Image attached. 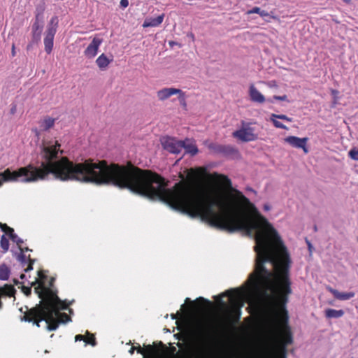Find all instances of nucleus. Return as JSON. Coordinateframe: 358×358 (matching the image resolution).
I'll use <instances>...</instances> for the list:
<instances>
[{"instance_id": "f257e3e1", "label": "nucleus", "mask_w": 358, "mask_h": 358, "mask_svg": "<svg viewBox=\"0 0 358 358\" xmlns=\"http://www.w3.org/2000/svg\"><path fill=\"white\" fill-rule=\"evenodd\" d=\"M60 147L57 141H43L40 147L42 160L39 165L29 164L13 171L7 169L0 173V187L3 182H32L45 180L52 174L55 179L62 181L110 185L138 194L137 166L131 163L108 164L104 160L94 162L92 159L73 163L66 157H59L64 153Z\"/></svg>"}, {"instance_id": "f03ea898", "label": "nucleus", "mask_w": 358, "mask_h": 358, "mask_svg": "<svg viewBox=\"0 0 358 358\" xmlns=\"http://www.w3.org/2000/svg\"><path fill=\"white\" fill-rule=\"evenodd\" d=\"M36 294L41 300L39 304L31 309V313L36 317H40V320L45 321L46 328L49 331H55L59 324L71 321V317L65 313H60V310L67 308V304L56 293L39 286L36 289Z\"/></svg>"}, {"instance_id": "7ed1b4c3", "label": "nucleus", "mask_w": 358, "mask_h": 358, "mask_svg": "<svg viewBox=\"0 0 358 358\" xmlns=\"http://www.w3.org/2000/svg\"><path fill=\"white\" fill-rule=\"evenodd\" d=\"M212 331L199 324L191 333V348L196 358H206L212 351L213 340Z\"/></svg>"}, {"instance_id": "20e7f679", "label": "nucleus", "mask_w": 358, "mask_h": 358, "mask_svg": "<svg viewBox=\"0 0 358 358\" xmlns=\"http://www.w3.org/2000/svg\"><path fill=\"white\" fill-rule=\"evenodd\" d=\"M251 122H241V127L233 133V136L243 142L253 141L258 138L257 134L255 133V128L251 127Z\"/></svg>"}, {"instance_id": "39448f33", "label": "nucleus", "mask_w": 358, "mask_h": 358, "mask_svg": "<svg viewBox=\"0 0 358 358\" xmlns=\"http://www.w3.org/2000/svg\"><path fill=\"white\" fill-rule=\"evenodd\" d=\"M161 142L163 148L171 153L178 154L182 149V141H178L175 138L164 137Z\"/></svg>"}, {"instance_id": "423d86ee", "label": "nucleus", "mask_w": 358, "mask_h": 358, "mask_svg": "<svg viewBox=\"0 0 358 358\" xmlns=\"http://www.w3.org/2000/svg\"><path fill=\"white\" fill-rule=\"evenodd\" d=\"M208 148L214 153L221 154L224 156L231 155L237 152V150L231 145L213 143L209 144Z\"/></svg>"}, {"instance_id": "0eeeda50", "label": "nucleus", "mask_w": 358, "mask_h": 358, "mask_svg": "<svg viewBox=\"0 0 358 358\" xmlns=\"http://www.w3.org/2000/svg\"><path fill=\"white\" fill-rule=\"evenodd\" d=\"M308 140V138H299L294 136H287L284 139L285 142L290 145L292 147L303 149L305 153L308 152V150L306 148V143Z\"/></svg>"}, {"instance_id": "6e6552de", "label": "nucleus", "mask_w": 358, "mask_h": 358, "mask_svg": "<svg viewBox=\"0 0 358 358\" xmlns=\"http://www.w3.org/2000/svg\"><path fill=\"white\" fill-rule=\"evenodd\" d=\"M43 28V24L34 22L31 30L32 36L31 41L27 45V49L30 50L34 44H37L41 41V32Z\"/></svg>"}, {"instance_id": "1a4fd4ad", "label": "nucleus", "mask_w": 358, "mask_h": 358, "mask_svg": "<svg viewBox=\"0 0 358 358\" xmlns=\"http://www.w3.org/2000/svg\"><path fill=\"white\" fill-rule=\"evenodd\" d=\"M102 43V39L99 38H94L92 42L88 45L85 50V55L91 59L94 57L98 52L99 47Z\"/></svg>"}, {"instance_id": "9d476101", "label": "nucleus", "mask_w": 358, "mask_h": 358, "mask_svg": "<svg viewBox=\"0 0 358 358\" xmlns=\"http://www.w3.org/2000/svg\"><path fill=\"white\" fill-rule=\"evenodd\" d=\"M136 350L138 353L147 356V358H157L158 356V350L152 345H148L142 348L138 344Z\"/></svg>"}, {"instance_id": "9b49d317", "label": "nucleus", "mask_w": 358, "mask_h": 358, "mask_svg": "<svg viewBox=\"0 0 358 358\" xmlns=\"http://www.w3.org/2000/svg\"><path fill=\"white\" fill-rule=\"evenodd\" d=\"M180 92V89L173 87H166L163 88L157 92V97L160 101H164L169 99L171 96L177 94Z\"/></svg>"}, {"instance_id": "f8f14e48", "label": "nucleus", "mask_w": 358, "mask_h": 358, "mask_svg": "<svg viewBox=\"0 0 358 358\" xmlns=\"http://www.w3.org/2000/svg\"><path fill=\"white\" fill-rule=\"evenodd\" d=\"M249 95L253 102L262 103L266 101L264 96L253 85L250 87Z\"/></svg>"}, {"instance_id": "ddd939ff", "label": "nucleus", "mask_w": 358, "mask_h": 358, "mask_svg": "<svg viewBox=\"0 0 358 358\" xmlns=\"http://www.w3.org/2000/svg\"><path fill=\"white\" fill-rule=\"evenodd\" d=\"M55 35V33H53L52 30H50V31H45V36L44 38V45H45V51L48 54H50L52 50Z\"/></svg>"}, {"instance_id": "4468645a", "label": "nucleus", "mask_w": 358, "mask_h": 358, "mask_svg": "<svg viewBox=\"0 0 358 358\" xmlns=\"http://www.w3.org/2000/svg\"><path fill=\"white\" fill-rule=\"evenodd\" d=\"M182 148L185 149L186 153L190 154L192 156L196 155L199 150L196 144L192 140L186 138L185 141H182Z\"/></svg>"}, {"instance_id": "2eb2a0df", "label": "nucleus", "mask_w": 358, "mask_h": 358, "mask_svg": "<svg viewBox=\"0 0 358 358\" xmlns=\"http://www.w3.org/2000/svg\"><path fill=\"white\" fill-rule=\"evenodd\" d=\"M164 15H160L157 17L146 18L143 24V27H155L161 24L163 22Z\"/></svg>"}, {"instance_id": "dca6fc26", "label": "nucleus", "mask_w": 358, "mask_h": 358, "mask_svg": "<svg viewBox=\"0 0 358 358\" xmlns=\"http://www.w3.org/2000/svg\"><path fill=\"white\" fill-rule=\"evenodd\" d=\"M55 119L50 117H45L42 121L39 122L41 131H46L53 127Z\"/></svg>"}, {"instance_id": "f3484780", "label": "nucleus", "mask_w": 358, "mask_h": 358, "mask_svg": "<svg viewBox=\"0 0 358 358\" xmlns=\"http://www.w3.org/2000/svg\"><path fill=\"white\" fill-rule=\"evenodd\" d=\"M111 60H110L103 53L101 54L96 60L97 66L101 70H105Z\"/></svg>"}, {"instance_id": "a211bd4d", "label": "nucleus", "mask_w": 358, "mask_h": 358, "mask_svg": "<svg viewBox=\"0 0 358 358\" xmlns=\"http://www.w3.org/2000/svg\"><path fill=\"white\" fill-rule=\"evenodd\" d=\"M38 275L41 280V282L39 283L38 280H36L34 282L31 283V286H35L36 284H38L36 287H35V289L38 287L39 286L43 287L45 288L49 289L51 290L53 293H55L52 289H51L50 287H47L45 285V280L47 279L48 276L43 273V271H39L38 272Z\"/></svg>"}, {"instance_id": "6ab92c4d", "label": "nucleus", "mask_w": 358, "mask_h": 358, "mask_svg": "<svg viewBox=\"0 0 358 358\" xmlns=\"http://www.w3.org/2000/svg\"><path fill=\"white\" fill-rule=\"evenodd\" d=\"M282 343L285 346L291 344L293 341L292 336L289 329H285L281 336Z\"/></svg>"}, {"instance_id": "aec40b11", "label": "nucleus", "mask_w": 358, "mask_h": 358, "mask_svg": "<svg viewBox=\"0 0 358 358\" xmlns=\"http://www.w3.org/2000/svg\"><path fill=\"white\" fill-rule=\"evenodd\" d=\"M58 23H59V20H58L57 16H53L50 19V20L47 26L46 31H50V30H52L53 33L56 34L57 27H58Z\"/></svg>"}, {"instance_id": "412c9836", "label": "nucleus", "mask_w": 358, "mask_h": 358, "mask_svg": "<svg viewBox=\"0 0 358 358\" xmlns=\"http://www.w3.org/2000/svg\"><path fill=\"white\" fill-rule=\"evenodd\" d=\"M10 268L5 264L0 265V280H6L10 275Z\"/></svg>"}, {"instance_id": "4be33fe9", "label": "nucleus", "mask_w": 358, "mask_h": 358, "mask_svg": "<svg viewBox=\"0 0 358 358\" xmlns=\"http://www.w3.org/2000/svg\"><path fill=\"white\" fill-rule=\"evenodd\" d=\"M43 8H36L34 22L43 24Z\"/></svg>"}, {"instance_id": "5701e85b", "label": "nucleus", "mask_w": 358, "mask_h": 358, "mask_svg": "<svg viewBox=\"0 0 358 358\" xmlns=\"http://www.w3.org/2000/svg\"><path fill=\"white\" fill-rule=\"evenodd\" d=\"M91 336H92L91 339L89 340L87 338H85L84 336H83L81 334H78L76 336L75 340H76V341H84L86 343H89V344L92 345V346H94V345H96L95 338L93 335H92Z\"/></svg>"}, {"instance_id": "b1692460", "label": "nucleus", "mask_w": 358, "mask_h": 358, "mask_svg": "<svg viewBox=\"0 0 358 358\" xmlns=\"http://www.w3.org/2000/svg\"><path fill=\"white\" fill-rule=\"evenodd\" d=\"M248 14L257 13V14H259L262 17L268 16V13L267 11H266L264 10H262L259 7H253L251 10L248 11Z\"/></svg>"}, {"instance_id": "393cba45", "label": "nucleus", "mask_w": 358, "mask_h": 358, "mask_svg": "<svg viewBox=\"0 0 358 358\" xmlns=\"http://www.w3.org/2000/svg\"><path fill=\"white\" fill-rule=\"evenodd\" d=\"M1 248L3 249V252H6L9 248V241L5 235H3L0 241Z\"/></svg>"}, {"instance_id": "a878e982", "label": "nucleus", "mask_w": 358, "mask_h": 358, "mask_svg": "<svg viewBox=\"0 0 358 358\" xmlns=\"http://www.w3.org/2000/svg\"><path fill=\"white\" fill-rule=\"evenodd\" d=\"M20 253L16 256L17 260L21 263L22 266H24L27 264V258L24 254V249L22 247H20Z\"/></svg>"}, {"instance_id": "bb28decb", "label": "nucleus", "mask_w": 358, "mask_h": 358, "mask_svg": "<svg viewBox=\"0 0 358 358\" xmlns=\"http://www.w3.org/2000/svg\"><path fill=\"white\" fill-rule=\"evenodd\" d=\"M24 317V320L28 321V322H31L34 318L36 319V320L34 321V324H36V325L38 327H40L39 324L42 321V320H40V318H41L40 317H36L33 316L32 314L31 313V310L29 312V315H25Z\"/></svg>"}, {"instance_id": "cd10ccee", "label": "nucleus", "mask_w": 358, "mask_h": 358, "mask_svg": "<svg viewBox=\"0 0 358 358\" xmlns=\"http://www.w3.org/2000/svg\"><path fill=\"white\" fill-rule=\"evenodd\" d=\"M8 236L12 241L17 243V245H18V248L20 249V247H21V244L23 243L22 239L18 237V236L15 234L14 231L11 232Z\"/></svg>"}, {"instance_id": "c85d7f7f", "label": "nucleus", "mask_w": 358, "mask_h": 358, "mask_svg": "<svg viewBox=\"0 0 358 358\" xmlns=\"http://www.w3.org/2000/svg\"><path fill=\"white\" fill-rule=\"evenodd\" d=\"M286 101L287 102H289V101L287 99V95H282V96H278V95H274L272 98L267 99V101L270 103H273V101Z\"/></svg>"}, {"instance_id": "c756f323", "label": "nucleus", "mask_w": 358, "mask_h": 358, "mask_svg": "<svg viewBox=\"0 0 358 358\" xmlns=\"http://www.w3.org/2000/svg\"><path fill=\"white\" fill-rule=\"evenodd\" d=\"M177 94H178V101H179L180 105L182 107L186 108L187 102H186L185 93L180 90V92L178 93Z\"/></svg>"}, {"instance_id": "7c9ffc66", "label": "nucleus", "mask_w": 358, "mask_h": 358, "mask_svg": "<svg viewBox=\"0 0 358 358\" xmlns=\"http://www.w3.org/2000/svg\"><path fill=\"white\" fill-rule=\"evenodd\" d=\"M277 118L272 117V115H271L270 120L273 122V125L276 128L283 129H288V128L284 125L282 123L279 122L276 120Z\"/></svg>"}, {"instance_id": "2f4dec72", "label": "nucleus", "mask_w": 358, "mask_h": 358, "mask_svg": "<svg viewBox=\"0 0 358 358\" xmlns=\"http://www.w3.org/2000/svg\"><path fill=\"white\" fill-rule=\"evenodd\" d=\"M0 228L1 229L9 235L11 232H13V229L8 227L6 224H3L0 222Z\"/></svg>"}, {"instance_id": "473e14b6", "label": "nucleus", "mask_w": 358, "mask_h": 358, "mask_svg": "<svg viewBox=\"0 0 358 358\" xmlns=\"http://www.w3.org/2000/svg\"><path fill=\"white\" fill-rule=\"evenodd\" d=\"M272 117L278 118V119L286 120L287 122H292V119L291 117H287L285 115H277V114L273 113Z\"/></svg>"}, {"instance_id": "72a5a7b5", "label": "nucleus", "mask_w": 358, "mask_h": 358, "mask_svg": "<svg viewBox=\"0 0 358 358\" xmlns=\"http://www.w3.org/2000/svg\"><path fill=\"white\" fill-rule=\"evenodd\" d=\"M325 315L327 318L336 317V310L334 309H327L325 310Z\"/></svg>"}, {"instance_id": "f704fd0d", "label": "nucleus", "mask_w": 358, "mask_h": 358, "mask_svg": "<svg viewBox=\"0 0 358 358\" xmlns=\"http://www.w3.org/2000/svg\"><path fill=\"white\" fill-rule=\"evenodd\" d=\"M222 182H223L224 185H225L228 188H231V182L230 179L225 176H222Z\"/></svg>"}, {"instance_id": "c9c22d12", "label": "nucleus", "mask_w": 358, "mask_h": 358, "mask_svg": "<svg viewBox=\"0 0 358 358\" xmlns=\"http://www.w3.org/2000/svg\"><path fill=\"white\" fill-rule=\"evenodd\" d=\"M22 291L27 296H30L31 294V288L30 287L22 286Z\"/></svg>"}, {"instance_id": "e433bc0d", "label": "nucleus", "mask_w": 358, "mask_h": 358, "mask_svg": "<svg viewBox=\"0 0 358 358\" xmlns=\"http://www.w3.org/2000/svg\"><path fill=\"white\" fill-rule=\"evenodd\" d=\"M120 7L122 8H125L129 6V1L128 0H120Z\"/></svg>"}, {"instance_id": "4c0bfd02", "label": "nucleus", "mask_w": 358, "mask_h": 358, "mask_svg": "<svg viewBox=\"0 0 358 358\" xmlns=\"http://www.w3.org/2000/svg\"><path fill=\"white\" fill-rule=\"evenodd\" d=\"M196 301H202V302H204V303H207L209 306L212 304L210 301H209L208 300L204 299L203 297H199L196 299Z\"/></svg>"}, {"instance_id": "58836bf2", "label": "nucleus", "mask_w": 358, "mask_h": 358, "mask_svg": "<svg viewBox=\"0 0 358 358\" xmlns=\"http://www.w3.org/2000/svg\"><path fill=\"white\" fill-rule=\"evenodd\" d=\"M331 92H332V95L334 96H333V100H332V103L335 104L336 103V96H335L336 91L334 90H332Z\"/></svg>"}, {"instance_id": "ea45409f", "label": "nucleus", "mask_w": 358, "mask_h": 358, "mask_svg": "<svg viewBox=\"0 0 358 358\" xmlns=\"http://www.w3.org/2000/svg\"><path fill=\"white\" fill-rule=\"evenodd\" d=\"M32 269H33V265L29 264L28 267L26 269H24V271L26 273H27V272L30 271Z\"/></svg>"}, {"instance_id": "a19ab883", "label": "nucleus", "mask_w": 358, "mask_h": 358, "mask_svg": "<svg viewBox=\"0 0 358 358\" xmlns=\"http://www.w3.org/2000/svg\"><path fill=\"white\" fill-rule=\"evenodd\" d=\"M271 336H272V338L275 339L278 336V332L275 331H273L271 332Z\"/></svg>"}, {"instance_id": "79ce46f5", "label": "nucleus", "mask_w": 358, "mask_h": 358, "mask_svg": "<svg viewBox=\"0 0 358 358\" xmlns=\"http://www.w3.org/2000/svg\"><path fill=\"white\" fill-rule=\"evenodd\" d=\"M264 209L266 211L269 210L271 209V207L268 204H264Z\"/></svg>"}, {"instance_id": "37998d69", "label": "nucleus", "mask_w": 358, "mask_h": 358, "mask_svg": "<svg viewBox=\"0 0 358 358\" xmlns=\"http://www.w3.org/2000/svg\"><path fill=\"white\" fill-rule=\"evenodd\" d=\"M28 260H29V264H31V265H33L35 262V259H31L30 256L28 257Z\"/></svg>"}, {"instance_id": "c03bdc74", "label": "nucleus", "mask_w": 358, "mask_h": 358, "mask_svg": "<svg viewBox=\"0 0 358 358\" xmlns=\"http://www.w3.org/2000/svg\"><path fill=\"white\" fill-rule=\"evenodd\" d=\"M169 45H170L171 47H173L175 45H177V44H178V43H177V42H175V41H169Z\"/></svg>"}, {"instance_id": "a18cd8bd", "label": "nucleus", "mask_w": 358, "mask_h": 358, "mask_svg": "<svg viewBox=\"0 0 358 358\" xmlns=\"http://www.w3.org/2000/svg\"><path fill=\"white\" fill-rule=\"evenodd\" d=\"M180 313L178 312L176 314H171V317L173 320H176L177 318V315H179Z\"/></svg>"}, {"instance_id": "49530a36", "label": "nucleus", "mask_w": 358, "mask_h": 358, "mask_svg": "<svg viewBox=\"0 0 358 358\" xmlns=\"http://www.w3.org/2000/svg\"><path fill=\"white\" fill-rule=\"evenodd\" d=\"M137 349V347H132L130 350H129V353L130 354H133L134 352V350Z\"/></svg>"}, {"instance_id": "de8ad7c7", "label": "nucleus", "mask_w": 358, "mask_h": 358, "mask_svg": "<svg viewBox=\"0 0 358 358\" xmlns=\"http://www.w3.org/2000/svg\"><path fill=\"white\" fill-rule=\"evenodd\" d=\"M54 281H55V278H51L50 283H49L50 287H52L53 285Z\"/></svg>"}, {"instance_id": "09e8293b", "label": "nucleus", "mask_w": 358, "mask_h": 358, "mask_svg": "<svg viewBox=\"0 0 358 358\" xmlns=\"http://www.w3.org/2000/svg\"><path fill=\"white\" fill-rule=\"evenodd\" d=\"M13 282H14V284H15V285L20 284V282H19V280H17V279H14V280H13Z\"/></svg>"}, {"instance_id": "8fccbe9b", "label": "nucleus", "mask_w": 358, "mask_h": 358, "mask_svg": "<svg viewBox=\"0 0 358 358\" xmlns=\"http://www.w3.org/2000/svg\"><path fill=\"white\" fill-rule=\"evenodd\" d=\"M247 190L256 193V192L252 188H251V187H248Z\"/></svg>"}, {"instance_id": "3c124183", "label": "nucleus", "mask_w": 358, "mask_h": 358, "mask_svg": "<svg viewBox=\"0 0 358 358\" xmlns=\"http://www.w3.org/2000/svg\"><path fill=\"white\" fill-rule=\"evenodd\" d=\"M331 292L336 296V290L333 289H330Z\"/></svg>"}, {"instance_id": "603ef678", "label": "nucleus", "mask_w": 358, "mask_h": 358, "mask_svg": "<svg viewBox=\"0 0 358 358\" xmlns=\"http://www.w3.org/2000/svg\"><path fill=\"white\" fill-rule=\"evenodd\" d=\"M185 302H186V303H192V301L190 300V299H189V298H187V299H185Z\"/></svg>"}, {"instance_id": "864d4df0", "label": "nucleus", "mask_w": 358, "mask_h": 358, "mask_svg": "<svg viewBox=\"0 0 358 358\" xmlns=\"http://www.w3.org/2000/svg\"><path fill=\"white\" fill-rule=\"evenodd\" d=\"M23 249H24V252H27V251H31V250H30V249H29V248H27H27H23Z\"/></svg>"}, {"instance_id": "5fc2aeb1", "label": "nucleus", "mask_w": 358, "mask_h": 358, "mask_svg": "<svg viewBox=\"0 0 358 358\" xmlns=\"http://www.w3.org/2000/svg\"><path fill=\"white\" fill-rule=\"evenodd\" d=\"M262 358H271V357L269 356V355L266 354ZM283 358H285V357H283Z\"/></svg>"}, {"instance_id": "6e6d98bb", "label": "nucleus", "mask_w": 358, "mask_h": 358, "mask_svg": "<svg viewBox=\"0 0 358 358\" xmlns=\"http://www.w3.org/2000/svg\"><path fill=\"white\" fill-rule=\"evenodd\" d=\"M177 345L179 347V348H182L183 346V345L180 343H177Z\"/></svg>"}, {"instance_id": "4d7b16f0", "label": "nucleus", "mask_w": 358, "mask_h": 358, "mask_svg": "<svg viewBox=\"0 0 358 358\" xmlns=\"http://www.w3.org/2000/svg\"><path fill=\"white\" fill-rule=\"evenodd\" d=\"M14 48H15V47H14V45H13L12 53H13V55H15Z\"/></svg>"}, {"instance_id": "13d9d810", "label": "nucleus", "mask_w": 358, "mask_h": 358, "mask_svg": "<svg viewBox=\"0 0 358 358\" xmlns=\"http://www.w3.org/2000/svg\"><path fill=\"white\" fill-rule=\"evenodd\" d=\"M24 278H25V275H24V274H22V275H20V278H21V279H24Z\"/></svg>"}, {"instance_id": "bf43d9fd", "label": "nucleus", "mask_w": 358, "mask_h": 358, "mask_svg": "<svg viewBox=\"0 0 358 358\" xmlns=\"http://www.w3.org/2000/svg\"><path fill=\"white\" fill-rule=\"evenodd\" d=\"M69 313L71 314L73 313V310L72 309H69Z\"/></svg>"}, {"instance_id": "052dcab7", "label": "nucleus", "mask_w": 358, "mask_h": 358, "mask_svg": "<svg viewBox=\"0 0 358 358\" xmlns=\"http://www.w3.org/2000/svg\"><path fill=\"white\" fill-rule=\"evenodd\" d=\"M176 348H174V347L172 348V351H173V352H175V351H176Z\"/></svg>"}, {"instance_id": "680f3d73", "label": "nucleus", "mask_w": 358, "mask_h": 358, "mask_svg": "<svg viewBox=\"0 0 358 358\" xmlns=\"http://www.w3.org/2000/svg\"><path fill=\"white\" fill-rule=\"evenodd\" d=\"M309 249H310V244L308 242Z\"/></svg>"}, {"instance_id": "e2e57ef3", "label": "nucleus", "mask_w": 358, "mask_h": 358, "mask_svg": "<svg viewBox=\"0 0 358 358\" xmlns=\"http://www.w3.org/2000/svg\"><path fill=\"white\" fill-rule=\"evenodd\" d=\"M184 307H185L184 304L181 306V308H183Z\"/></svg>"}]
</instances>
